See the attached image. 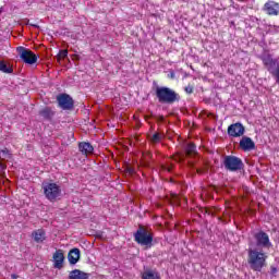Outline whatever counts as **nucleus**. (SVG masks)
<instances>
[{"label": "nucleus", "mask_w": 279, "mask_h": 279, "mask_svg": "<svg viewBox=\"0 0 279 279\" xmlns=\"http://www.w3.org/2000/svg\"><path fill=\"white\" fill-rule=\"evenodd\" d=\"M267 264V253L258 248L248 250V265L253 271H263V267Z\"/></svg>", "instance_id": "1"}, {"label": "nucleus", "mask_w": 279, "mask_h": 279, "mask_svg": "<svg viewBox=\"0 0 279 279\" xmlns=\"http://www.w3.org/2000/svg\"><path fill=\"white\" fill-rule=\"evenodd\" d=\"M156 97L159 104H174V101H178V94L169 87H157Z\"/></svg>", "instance_id": "2"}, {"label": "nucleus", "mask_w": 279, "mask_h": 279, "mask_svg": "<svg viewBox=\"0 0 279 279\" xmlns=\"http://www.w3.org/2000/svg\"><path fill=\"white\" fill-rule=\"evenodd\" d=\"M44 195L48 202H56L62 195L60 185L56 183H44L43 184Z\"/></svg>", "instance_id": "3"}, {"label": "nucleus", "mask_w": 279, "mask_h": 279, "mask_svg": "<svg viewBox=\"0 0 279 279\" xmlns=\"http://www.w3.org/2000/svg\"><path fill=\"white\" fill-rule=\"evenodd\" d=\"M16 51L25 64H36V62H38V56H36L32 50L20 46L16 48Z\"/></svg>", "instance_id": "4"}, {"label": "nucleus", "mask_w": 279, "mask_h": 279, "mask_svg": "<svg viewBox=\"0 0 279 279\" xmlns=\"http://www.w3.org/2000/svg\"><path fill=\"white\" fill-rule=\"evenodd\" d=\"M141 247L142 250L154 247V233L145 227H141Z\"/></svg>", "instance_id": "5"}, {"label": "nucleus", "mask_w": 279, "mask_h": 279, "mask_svg": "<svg viewBox=\"0 0 279 279\" xmlns=\"http://www.w3.org/2000/svg\"><path fill=\"white\" fill-rule=\"evenodd\" d=\"M242 166H243V161H241L239 157L227 156L225 158V167L229 171H239V169H241Z\"/></svg>", "instance_id": "6"}, {"label": "nucleus", "mask_w": 279, "mask_h": 279, "mask_svg": "<svg viewBox=\"0 0 279 279\" xmlns=\"http://www.w3.org/2000/svg\"><path fill=\"white\" fill-rule=\"evenodd\" d=\"M257 247H271V242L269 241V235L263 231L254 234Z\"/></svg>", "instance_id": "7"}, {"label": "nucleus", "mask_w": 279, "mask_h": 279, "mask_svg": "<svg viewBox=\"0 0 279 279\" xmlns=\"http://www.w3.org/2000/svg\"><path fill=\"white\" fill-rule=\"evenodd\" d=\"M228 134L229 136H232L233 138H239V136H243L245 134V126L241 123H234L231 124L228 128Z\"/></svg>", "instance_id": "8"}, {"label": "nucleus", "mask_w": 279, "mask_h": 279, "mask_svg": "<svg viewBox=\"0 0 279 279\" xmlns=\"http://www.w3.org/2000/svg\"><path fill=\"white\" fill-rule=\"evenodd\" d=\"M57 101L62 110H71V108H73V98L68 94L58 96Z\"/></svg>", "instance_id": "9"}, {"label": "nucleus", "mask_w": 279, "mask_h": 279, "mask_svg": "<svg viewBox=\"0 0 279 279\" xmlns=\"http://www.w3.org/2000/svg\"><path fill=\"white\" fill-rule=\"evenodd\" d=\"M240 148L243 151H252V149L256 148V144L251 137L243 136L240 141Z\"/></svg>", "instance_id": "10"}, {"label": "nucleus", "mask_w": 279, "mask_h": 279, "mask_svg": "<svg viewBox=\"0 0 279 279\" xmlns=\"http://www.w3.org/2000/svg\"><path fill=\"white\" fill-rule=\"evenodd\" d=\"M53 263L56 269H62L64 265V252H62V250L56 251L53 254Z\"/></svg>", "instance_id": "11"}, {"label": "nucleus", "mask_w": 279, "mask_h": 279, "mask_svg": "<svg viewBox=\"0 0 279 279\" xmlns=\"http://www.w3.org/2000/svg\"><path fill=\"white\" fill-rule=\"evenodd\" d=\"M265 10H266L267 14H269L270 16H278L279 3L269 1L265 4Z\"/></svg>", "instance_id": "12"}, {"label": "nucleus", "mask_w": 279, "mask_h": 279, "mask_svg": "<svg viewBox=\"0 0 279 279\" xmlns=\"http://www.w3.org/2000/svg\"><path fill=\"white\" fill-rule=\"evenodd\" d=\"M78 149L83 156H90V154L95 151V148L88 142H81L78 144Z\"/></svg>", "instance_id": "13"}, {"label": "nucleus", "mask_w": 279, "mask_h": 279, "mask_svg": "<svg viewBox=\"0 0 279 279\" xmlns=\"http://www.w3.org/2000/svg\"><path fill=\"white\" fill-rule=\"evenodd\" d=\"M70 265H77V262L80 260V248H73L69 252L68 255Z\"/></svg>", "instance_id": "14"}, {"label": "nucleus", "mask_w": 279, "mask_h": 279, "mask_svg": "<svg viewBox=\"0 0 279 279\" xmlns=\"http://www.w3.org/2000/svg\"><path fill=\"white\" fill-rule=\"evenodd\" d=\"M88 278H90V275L78 269L72 270L69 275V279H88Z\"/></svg>", "instance_id": "15"}, {"label": "nucleus", "mask_w": 279, "mask_h": 279, "mask_svg": "<svg viewBox=\"0 0 279 279\" xmlns=\"http://www.w3.org/2000/svg\"><path fill=\"white\" fill-rule=\"evenodd\" d=\"M33 239H34V241H36V243H43V241H45V239H46L45 230L38 229V230L34 231Z\"/></svg>", "instance_id": "16"}, {"label": "nucleus", "mask_w": 279, "mask_h": 279, "mask_svg": "<svg viewBox=\"0 0 279 279\" xmlns=\"http://www.w3.org/2000/svg\"><path fill=\"white\" fill-rule=\"evenodd\" d=\"M143 279H160V275L155 270H147L142 275Z\"/></svg>", "instance_id": "17"}, {"label": "nucleus", "mask_w": 279, "mask_h": 279, "mask_svg": "<svg viewBox=\"0 0 279 279\" xmlns=\"http://www.w3.org/2000/svg\"><path fill=\"white\" fill-rule=\"evenodd\" d=\"M185 154H186V156L195 155V144H193V143L187 144L185 147Z\"/></svg>", "instance_id": "18"}, {"label": "nucleus", "mask_w": 279, "mask_h": 279, "mask_svg": "<svg viewBox=\"0 0 279 279\" xmlns=\"http://www.w3.org/2000/svg\"><path fill=\"white\" fill-rule=\"evenodd\" d=\"M40 117H44V119H49L51 117V109L49 107H46L39 111Z\"/></svg>", "instance_id": "19"}, {"label": "nucleus", "mask_w": 279, "mask_h": 279, "mask_svg": "<svg viewBox=\"0 0 279 279\" xmlns=\"http://www.w3.org/2000/svg\"><path fill=\"white\" fill-rule=\"evenodd\" d=\"M162 138H165V134L155 133V134L150 137V141H151V143H160V141H162Z\"/></svg>", "instance_id": "20"}, {"label": "nucleus", "mask_w": 279, "mask_h": 279, "mask_svg": "<svg viewBox=\"0 0 279 279\" xmlns=\"http://www.w3.org/2000/svg\"><path fill=\"white\" fill-rule=\"evenodd\" d=\"M0 71H2V73H11L12 72V68H8L5 62L0 61Z\"/></svg>", "instance_id": "21"}, {"label": "nucleus", "mask_w": 279, "mask_h": 279, "mask_svg": "<svg viewBox=\"0 0 279 279\" xmlns=\"http://www.w3.org/2000/svg\"><path fill=\"white\" fill-rule=\"evenodd\" d=\"M66 56H69V51L68 50H61V51H59L58 60H62V59L66 58Z\"/></svg>", "instance_id": "22"}, {"label": "nucleus", "mask_w": 279, "mask_h": 279, "mask_svg": "<svg viewBox=\"0 0 279 279\" xmlns=\"http://www.w3.org/2000/svg\"><path fill=\"white\" fill-rule=\"evenodd\" d=\"M135 241L136 243L141 244V228H138L135 233Z\"/></svg>", "instance_id": "23"}, {"label": "nucleus", "mask_w": 279, "mask_h": 279, "mask_svg": "<svg viewBox=\"0 0 279 279\" xmlns=\"http://www.w3.org/2000/svg\"><path fill=\"white\" fill-rule=\"evenodd\" d=\"M0 171H5V166L0 161Z\"/></svg>", "instance_id": "24"}, {"label": "nucleus", "mask_w": 279, "mask_h": 279, "mask_svg": "<svg viewBox=\"0 0 279 279\" xmlns=\"http://www.w3.org/2000/svg\"><path fill=\"white\" fill-rule=\"evenodd\" d=\"M185 92L189 93V94L193 93V87H186Z\"/></svg>", "instance_id": "25"}, {"label": "nucleus", "mask_w": 279, "mask_h": 279, "mask_svg": "<svg viewBox=\"0 0 279 279\" xmlns=\"http://www.w3.org/2000/svg\"><path fill=\"white\" fill-rule=\"evenodd\" d=\"M278 272V269H276V267H272L271 268V274H277Z\"/></svg>", "instance_id": "26"}, {"label": "nucleus", "mask_w": 279, "mask_h": 279, "mask_svg": "<svg viewBox=\"0 0 279 279\" xmlns=\"http://www.w3.org/2000/svg\"><path fill=\"white\" fill-rule=\"evenodd\" d=\"M12 279H17L19 277L16 275H11Z\"/></svg>", "instance_id": "27"}, {"label": "nucleus", "mask_w": 279, "mask_h": 279, "mask_svg": "<svg viewBox=\"0 0 279 279\" xmlns=\"http://www.w3.org/2000/svg\"><path fill=\"white\" fill-rule=\"evenodd\" d=\"M166 171H171V168L165 167Z\"/></svg>", "instance_id": "28"}, {"label": "nucleus", "mask_w": 279, "mask_h": 279, "mask_svg": "<svg viewBox=\"0 0 279 279\" xmlns=\"http://www.w3.org/2000/svg\"><path fill=\"white\" fill-rule=\"evenodd\" d=\"M2 154H3V155L8 154V150H2Z\"/></svg>", "instance_id": "29"}]
</instances>
